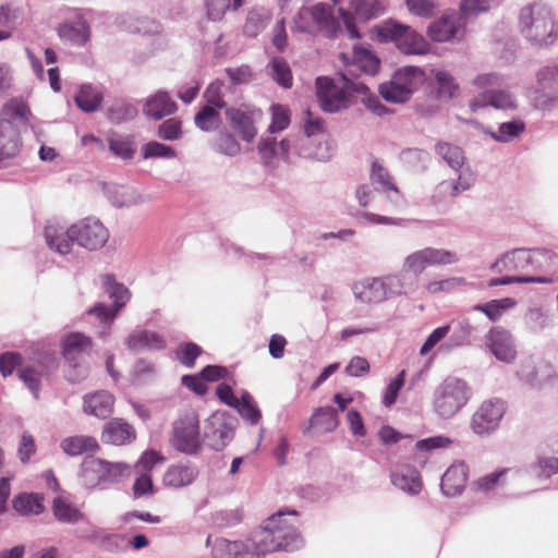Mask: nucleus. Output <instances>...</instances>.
Masks as SVG:
<instances>
[{"instance_id": "2eb2a0df", "label": "nucleus", "mask_w": 558, "mask_h": 558, "mask_svg": "<svg viewBox=\"0 0 558 558\" xmlns=\"http://www.w3.org/2000/svg\"><path fill=\"white\" fill-rule=\"evenodd\" d=\"M92 339L82 332H71L62 339V355L74 368H78L77 375H68L70 381H78L86 376V368L82 365L85 354L92 350Z\"/></svg>"}, {"instance_id": "3c124183", "label": "nucleus", "mask_w": 558, "mask_h": 558, "mask_svg": "<svg viewBox=\"0 0 558 558\" xmlns=\"http://www.w3.org/2000/svg\"><path fill=\"white\" fill-rule=\"evenodd\" d=\"M525 130V124L522 120H511L501 123L496 131L488 130L485 133L493 140L499 143H508L513 138L520 136Z\"/></svg>"}, {"instance_id": "f704fd0d", "label": "nucleus", "mask_w": 558, "mask_h": 558, "mask_svg": "<svg viewBox=\"0 0 558 558\" xmlns=\"http://www.w3.org/2000/svg\"><path fill=\"white\" fill-rule=\"evenodd\" d=\"M114 397L108 391H98L84 398V412L107 418L113 411Z\"/></svg>"}, {"instance_id": "20e7f679", "label": "nucleus", "mask_w": 558, "mask_h": 558, "mask_svg": "<svg viewBox=\"0 0 558 558\" xmlns=\"http://www.w3.org/2000/svg\"><path fill=\"white\" fill-rule=\"evenodd\" d=\"M519 29L534 46L547 47L558 38V23L551 8L544 2H533L519 13Z\"/></svg>"}, {"instance_id": "f8f14e48", "label": "nucleus", "mask_w": 558, "mask_h": 558, "mask_svg": "<svg viewBox=\"0 0 558 558\" xmlns=\"http://www.w3.org/2000/svg\"><path fill=\"white\" fill-rule=\"evenodd\" d=\"M460 260L459 255L449 250L427 246L407 255L403 259V270L418 277L427 267L447 266Z\"/></svg>"}, {"instance_id": "8fccbe9b", "label": "nucleus", "mask_w": 558, "mask_h": 558, "mask_svg": "<svg viewBox=\"0 0 558 558\" xmlns=\"http://www.w3.org/2000/svg\"><path fill=\"white\" fill-rule=\"evenodd\" d=\"M399 159L411 170L423 172L428 167L430 155L421 148H405L399 154Z\"/></svg>"}, {"instance_id": "a18cd8bd", "label": "nucleus", "mask_w": 558, "mask_h": 558, "mask_svg": "<svg viewBox=\"0 0 558 558\" xmlns=\"http://www.w3.org/2000/svg\"><path fill=\"white\" fill-rule=\"evenodd\" d=\"M435 151L454 171H459L464 165V153L457 145L438 142Z\"/></svg>"}, {"instance_id": "c85d7f7f", "label": "nucleus", "mask_w": 558, "mask_h": 558, "mask_svg": "<svg viewBox=\"0 0 558 558\" xmlns=\"http://www.w3.org/2000/svg\"><path fill=\"white\" fill-rule=\"evenodd\" d=\"M460 31V17L454 14H445L428 26L427 35L433 41L446 43L457 38Z\"/></svg>"}, {"instance_id": "bb28decb", "label": "nucleus", "mask_w": 558, "mask_h": 558, "mask_svg": "<svg viewBox=\"0 0 558 558\" xmlns=\"http://www.w3.org/2000/svg\"><path fill=\"white\" fill-rule=\"evenodd\" d=\"M125 345L130 351L140 352L143 350L160 351L167 347L162 336L147 329H136L125 339Z\"/></svg>"}, {"instance_id": "603ef678", "label": "nucleus", "mask_w": 558, "mask_h": 558, "mask_svg": "<svg viewBox=\"0 0 558 558\" xmlns=\"http://www.w3.org/2000/svg\"><path fill=\"white\" fill-rule=\"evenodd\" d=\"M533 270L548 272V276H553L557 281L555 274L558 272V255L547 248H534Z\"/></svg>"}, {"instance_id": "864d4df0", "label": "nucleus", "mask_w": 558, "mask_h": 558, "mask_svg": "<svg viewBox=\"0 0 558 558\" xmlns=\"http://www.w3.org/2000/svg\"><path fill=\"white\" fill-rule=\"evenodd\" d=\"M194 123L203 132L216 131L222 123L219 109L214 106H203L195 114Z\"/></svg>"}, {"instance_id": "2f4dec72", "label": "nucleus", "mask_w": 558, "mask_h": 558, "mask_svg": "<svg viewBox=\"0 0 558 558\" xmlns=\"http://www.w3.org/2000/svg\"><path fill=\"white\" fill-rule=\"evenodd\" d=\"M177 109V104L170 95L165 90H158L146 99L143 111L149 119L161 120L174 113Z\"/></svg>"}, {"instance_id": "b1692460", "label": "nucleus", "mask_w": 558, "mask_h": 558, "mask_svg": "<svg viewBox=\"0 0 558 558\" xmlns=\"http://www.w3.org/2000/svg\"><path fill=\"white\" fill-rule=\"evenodd\" d=\"M534 266V248H514L506 252L497 259L493 265L492 269L498 271H527Z\"/></svg>"}, {"instance_id": "0e129e2a", "label": "nucleus", "mask_w": 558, "mask_h": 558, "mask_svg": "<svg viewBox=\"0 0 558 558\" xmlns=\"http://www.w3.org/2000/svg\"><path fill=\"white\" fill-rule=\"evenodd\" d=\"M142 156L144 159L149 158H161V159H172L175 158V150L168 145L159 143L157 141H151L142 146Z\"/></svg>"}, {"instance_id": "79ce46f5", "label": "nucleus", "mask_w": 558, "mask_h": 558, "mask_svg": "<svg viewBox=\"0 0 558 558\" xmlns=\"http://www.w3.org/2000/svg\"><path fill=\"white\" fill-rule=\"evenodd\" d=\"M53 515L59 522L75 524L84 520V513L74 505L62 497H56L52 501Z\"/></svg>"}, {"instance_id": "0eeeda50", "label": "nucleus", "mask_w": 558, "mask_h": 558, "mask_svg": "<svg viewBox=\"0 0 558 558\" xmlns=\"http://www.w3.org/2000/svg\"><path fill=\"white\" fill-rule=\"evenodd\" d=\"M101 284L105 293L113 302L110 305L97 303L87 311V314L95 316L102 325L99 337L106 339L110 335L111 326L118 314L131 300L132 292L124 283L117 281L116 277L111 274L101 276Z\"/></svg>"}, {"instance_id": "4be33fe9", "label": "nucleus", "mask_w": 558, "mask_h": 558, "mask_svg": "<svg viewBox=\"0 0 558 558\" xmlns=\"http://www.w3.org/2000/svg\"><path fill=\"white\" fill-rule=\"evenodd\" d=\"M487 345L492 354L507 364H511L517 357V347L514 338L510 331L504 327H493L486 336Z\"/></svg>"}, {"instance_id": "09e8293b", "label": "nucleus", "mask_w": 558, "mask_h": 558, "mask_svg": "<svg viewBox=\"0 0 558 558\" xmlns=\"http://www.w3.org/2000/svg\"><path fill=\"white\" fill-rule=\"evenodd\" d=\"M311 427H318L324 433L335 430L339 424L337 410L332 407L317 408L311 417Z\"/></svg>"}, {"instance_id": "37998d69", "label": "nucleus", "mask_w": 558, "mask_h": 558, "mask_svg": "<svg viewBox=\"0 0 558 558\" xmlns=\"http://www.w3.org/2000/svg\"><path fill=\"white\" fill-rule=\"evenodd\" d=\"M76 106L84 112H95L99 109L102 95L92 85H83L74 97Z\"/></svg>"}, {"instance_id": "cd10ccee", "label": "nucleus", "mask_w": 558, "mask_h": 558, "mask_svg": "<svg viewBox=\"0 0 558 558\" xmlns=\"http://www.w3.org/2000/svg\"><path fill=\"white\" fill-rule=\"evenodd\" d=\"M488 106L501 110H512L517 108V100L511 93L497 89L494 93L480 94L469 102V107L473 112Z\"/></svg>"}, {"instance_id": "412c9836", "label": "nucleus", "mask_w": 558, "mask_h": 558, "mask_svg": "<svg viewBox=\"0 0 558 558\" xmlns=\"http://www.w3.org/2000/svg\"><path fill=\"white\" fill-rule=\"evenodd\" d=\"M87 15V11L74 10L72 15L59 26L60 38L75 46H84L90 36Z\"/></svg>"}, {"instance_id": "c9c22d12", "label": "nucleus", "mask_w": 558, "mask_h": 558, "mask_svg": "<svg viewBox=\"0 0 558 558\" xmlns=\"http://www.w3.org/2000/svg\"><path fill=\"white\" fill-rule=\"evenodd\" d=\"M60 448L65 454L76 457L82 454H94L98 451L99 445L95 437L76 435L63 438L60 442Z\"/></svg>"}, {"instance_id": "dca6fc26", "label": "nucleus", "mask_w": 558, "mask_h": 558, "mask_svg": "<svg viewBox=\"0 0 558 558\" xmlns=\"http://www.w3.org/2000/svg\"><path fill=\"white\" fill-rule=\"evenodd\" d=\"M236 420L225 412L211 414L205 424L204 438L208 446L216 450H222L233 438Z\"/></svg>"}, {"instance_id": "f257e3e1", "label": "nucleus", "mask_w": 558, "mask_h": 558, "mask_svg": "<svg viewBox=\"0 0 558 558\" xmlns=\"http://www.w3.org/2000/svg\"><path fill=\"white\" fill-rule=\"evenodd\" d=\"M296 515V511H279L244 539L215 538L213 558H265L274 551L301 548L303 538L295 525Z\"/></svg>"}, {"instance_id": "e2e57ef3", "label": "nucleus", "mask_w": 558, "mask_h": 558, "mask_svg": "<svg viewBox=\"0 0 558 558\" xmlns=\"http://www.w3.org/2000/svg\"><path fill=\"white\" fill-rule=\"evenodd\" d=\"M434 76L438 86L439 98L451 99L458 90L454 77L445 70H437Z\"/></svg>"}, {"instance_id": "a211bd4d", "label": "nucleus", "mask_w": 558, "mask_h": 558, "mask_svg": "<svg viewBox=\"0 0 558 558\" xmlns=\"http://www.w3.org/2000/svg\"><path fill=\"white\" fill-rule=\"evenodd\" d=\"M536 101L541 109H549L558 101V65L548 64L536 73Z\"/></svg>"}, {"instance_id": "4468645a", "label": "nucleus", "mask_w": 558, "mask_h": 558, "mask_svg": "<svg viewBox=\"0 0 558 558\" xmlns=\"http://www.w3.org/2000/svg\"><path fill=\"white\" fill-rule=\"evenodd\" d=\"M507 412V402L499 398L484 401L471 417L472 432L481 437L490 436L500 426Z\"/></svg>"}, {"instance_id": "58836bf2", "label": "nucleus", "mask_w": 558, "mask_h": 558, "mask_svg": "<svg viewBox=\"0 0 558 558\" xmlns=\"http://www.w3.org/2000/svg\"><path fill=\"white\" fill-rule=\"evenodd\" d=\"M20 147V133L10 119L0 120V155L13 157Z\"/></svg>"}, {"instance_id": "1a4fd4ad", "label": "nucleus", "mask_w": 558, "mask_h": 558, "mask_svg": "<svg viewBox=\"0 0 558 558\" xmlns=\"http://www.w3.org/2000/svg\"><path fill=\"white\" fill-rule=\"evenodd\" d=\"M291 29L307 34L322 33L328 38H333L340 31V23L333 16L331 5L316 3L300 9L293 17Z\"/></svg>"}, {"instance_id": "a878e982", "label": "nucleus", "mask_w": 558, "mask_h": 558, "mask_svg": "<svg viewBox=\"0 0 558 558\" xmlns=\"http://www.w3.org/2000/svg\"><path fill=\"white\" fill-rule=\"evenodd\" d=\"M355 300L363 304H379L386 300V292L379 277L365 278L352 284Z\"/></svg>"}, {"instance_id": "6e6d98bb", "label": "nucleus", "mask_w": 558, "mask_h": 558, "mask_svg": "<svg viewBox=\"0 0 558 558\" xmlns=\"http://www.w3.org/2000/svg\"><path fill=\"white\" fill-rule=\"evenodd\" d=\"M556 279L553 276H505L501 278H493L488 282V287L506 286L512 283H555Z\"/></svg>"}, {"instance_id": "6ab92c4d", "label": "nucleus", "mask_w": 558, "mask_h": 558, "mask_svg": "<svg viewBox=\"0 0 558 558\" xmlns=\"http://www.w3.org/2000/svg\"><path fill=\"white\" fill-rule=\"evenodd\" d=\"M54 366V360L51 356H44L26 364H22L19 369V377L29 389L35 399L39 398L41 381L46 378Z\"/></svg>"}, {"instance_id": "5fc2aeb1", "label": "nucleus", "mask_w": 558, "mask_h": 558, "mask_svg": "<svg viewBox=\"0 0 558 558\" xmlns=\"http://www.w3.org/2000/svg\"><path fill=\"white\" fill-rule=\"evenodd\" d=\"M245 0H204L206 13L209 20L219 21L227 10L236 11Z\"/></svg>"}, {"instance_id": "13d9d810", "label": "nucleus", "mask_w": 558, "mask_h": 558, "mask_svg": "<svg viewBox=\"0 0 558 558\" xmlns=\"http://www.w3.org/2000/svg\"><path fill=\"white\" fill-rule=\"evenodd\" d=\"M351 5L355 14L364 21L375 19L384 13L379 0H352Z\"/></svg>"}, {"instance_id": "473e14b6", "label": "nucleus", "mask_w": 558, "mask_h": 558, "mask_svg": "<svg viewBox=\"0 0 558 558\" xmlns=\"http://www.w3.org/2000/svg\"><path fill=\"white\" fill-rule=\"evenodd\" d=\"M136 437L135 429L122 418H113L108 422L102 430L104 442L121 446L131 442Z\"/></svg>"}, {"instance_id": "c756f323", "label": "nucleus", "mask_w": 558, "mask_h": 558, "mask_svg": "<svg viewBox=\"0 0 558 558\" xmlns=\"http://www.w3.org/2000/svg\"><path fill=\"white\" fill-rule=\"evenodd\" d=\"M468 466L464 462L450 465L444 473L440 482V488L445 496H459L466 484Z\"/></svg>"}, {"instance_id": "a19ab883", "label": "nucleus", "mask_w": 558, "mask_h": 558, "mask_svg": "<svg viewBox=\"0 0 558 558\" xmlns=\"http://www.w3.org/2000/svg\"><path fill=\"white\" fill-rule=\"evenodd\" d=\"M473 184L471 178L459 175L456 181L444 180L437 184L432 196L434 204L440 203L446 196L456 197L460 193L468 191Z\"/></svg>"}, {"instance_id": "e433bc0d", "label": "nucleus", "mask_w": 558, "mask_h": 558, "mask_svg": "<svg viewBox=\"0 0 558 558\" xmlns=\"http://www.w3.org/2000/svg\"><path fill=\"white\" fill-rule=\"evenodd\" d=\"M473 328L468 319L459 320L453 328L451 327L450 335L439 345V351L442 353L451 352L458 348L471 344V335Z\"/></svg>"}, {"instance_id": "c03bdc74", "label": "nucleus", "mask_w": 558, "mask_h": 558, "mask_svg": "<svg viewBox=\"0 0 558 558\" xmlns=\"http://www.w3.org/2000/svg\"><path fill=\"white\" fill-rule=\"evenodd\" d=\"M353 63L367 75H375L380 66L379 59L366 47L354 46Z\"/></svg>"}, {"instance_id": "4d7b16f0", "label": "nucleus", "mask_w": 558, "mask_h": 558, "mask_svg": "<svg viewBox=\"0 0 558 558\" xmlns=\"http://www.w3.org/2000/svg\"><path fill=\"white\" fill-rule=\"evenodd\" d=\"M136 116L137 108L129 100H118L108 110V117L114 123L133 120Z\"/></svg>"}, {"instance_id": "bf43d9fd", "label": "nucleus", "mask_w": 558, "mask_h": 558, "mask_svg": "<svg viewBox=\"0 0 558 558\" xmlns=\"http://www.w3.org/2000/svg\"><path fill=\"white\" fill-rule=\"evenodd\" d=\"M271 77L283 88L292 86V75L288 62L283 58H274L270 63Z\"/></svg>"}, {"instance_id": "39448f33", "label": "nucleus", "mask_w": 558, "mask_h": 558, "mask_svg": "<svg viewBox=\"0 0 558 558\" xmlns=\"http://www.w3.org/2000/svg\"><path fill=\"white\" fill-rule=\"evenodd\" d=\"M349 73H342L337 81L320 76L316 78L317 97L320 107L326 112H338L348 106L347 93L368 95L369 88L362 81H354Z\"/></svg>"}, {"instance_id": "052dcab7", "label": "nucleus", "mask_w": 558, "mask_h": 558, "mask_svg": "<svg viewBox=\"0 0 558 558\" xmlns=\"http://www.w3.org/2000/svg\"><path fill=\"white\" fill-rule=\"evenodd\" d=\"M504 82L505 80L502 75L497 72H489L476 75L473 78L472 84L481 90V94H488L494 93L501 87Z\"/></svg>"}, {"instance_id": "de8ad7c7", "label": "nucleus", "mask_w": 558, "mask_h": 558, "mask_svg": "<svg viewBox=\"0 0 558 558\" xmlns=\"http://www.w3.org/2000/svg\"><path fill=\"white\" fill-rule=\"evenodd\" d=\"M23 10L12 3L7 2L0 5V29H7L10 32L11 37L13 33L23 22Z\"/></svg>"}, {"instance_id": "774afa93", "label": "nucleus", "mask_w": 558, "mask_h": 558, "mask_svg": "<svg viewBox=\"0 0 558 558\" xmlns=\"http://www.w3.org/2000/svg\"><path fill=\"white\" fill-rule=\"evenodd\" d=\"M203 353V349L194 342L181 343L177 351V359L185 367H193L196 359Z\"/></svg>"}, {"instance_id": "6e6552de", "label": "nucleus", "mask_w": 558, "mask_h": 558, "mask_svg": "<svg viewBox=\"0 0 558 558\" xmlns=\"http://www.w3.org/2000/svg\"><path fill=\"white\" fill-rule=\"evenodd\" d=\"M470 397L471 388L465 380L448 376L434 390V412L440 418H451L468 403Z\"/></svg>"}, {"instance_id": "7c9ffc66", "label": "nucleus", "mask_w": 558, "mask_h": 558, "mask_svg": "<svg viewBox=\"0 0 558 558\" xmlns=\"http://www.w3.org/2000/svg\"><path fill=\"white\" fill-rule=\"evenodd\" d=\"M392 485L409 494L417 495L422 489V481L418 471L409 464L397 466L390 474Z\"/></svg>"}, {"instance_id": "ddd939ff", "label": "nucleus", "mask_w": 558, "mask_h": 558, "mask_svg": "<svg viewBox=\"0 0 558 558\" xmlns=\"http://www.w3.org/2000/svg\"><path fill=\"white\" fill-rule=\"evenodd\" d=\"M384 40L396 43L398 49L405 54L422 56L429 51L428 41L411 27L398 22H389L379 31Z\"/></svg>"}, {"instance_id": "f3484780", "label": "nucleus", "mask_w": 558, "mask_h": 558, "mask_svg": "<svg viewBox=\"0 0 558 558\" xmlns=\"http://www.w3.org/2000/svg\"><path fill=\"white\" fill-rule=\"evenodd\" d=\"M369 180L374 191L383 194L386 201L393 208H401L405 206L404 196L397 186L395 178L378 160H374L372 162Z\"/></svg>"}, {"instance_id": "393cba45", "label": "nucleus", "mask_w": 558, "mask_h": 558, "mask_svg": "<svg viewBox=\"0 0 558 558\" xmlns=\"http://www.w3.org/2000/svg\"><path fill=\"white\" fill-rule=\"evenodd\" d=\"M117 25L133 34L155 35L160 33L161 25L159 22L147 16H140L135 12H124L117 16Z\"/></svg>"}, {"instance_id": "ea45409f", "label": "nucleus", "mask_w": 558, "mask_h": 558, "mask_svg": "<svg viewBox=\"0 0 558 558\" xmlns=\"http://www.w3.org/2000/svg\"><path fill=\"white\" fill-rule=\"evenodd\" d=\"M517 300L513 298H504L490 300L484 304H475L472 310L483 313L490 322H498L507 312L517 306Z\"/></svg>"}, {"instance_id": "4c0bfd02", "label": "nucleus", "mask_w": 558, "mask_h": 558, "mask_svg": "<svg viewBox=\"0 0 558 558\" xmlns=\"http://www.w3.org/2000/svg\"><path fill=\"white\" fill-rule=\"evenodd\" d=\"M106 195L116 207H131L145 202L144 196L137 190L122 185H108Z\"/></svg>"}, {"instance_id": "72a5a7b5", "label": "nucleus", "mask_w": 558, "mask_h": 558, "mask_svg": "<svg viewBox=\"0 0 558 558\" xmlns=\"http://www.w3.org/2000/svg\"><path fill=\"white\" fill-rule=\"evenodd\" d=\"M198 475L197 466L192 462H180L171 465L163 476V483L171 487H184L192 484Z\"/></svg>"}, {"instance_id": "680f3d73", "label": "nucleus", "mask_w": 558, "mask_h": 558, "mask_svg": "<svg viewBox=\"0 0 558 558\" xmlns=\"http://www.w3.org/2000/svg\"><path fill=\"white\" fill-rule=\"evenodd\" d=\"M14 510L21 514H38L43 510V505L34 494H21L12 501Z\"/></svg>"}, {"instance_id": "aec40b11", "label": "nucleus", "mask_w": 558, "mask_h": 558, "mask_svg": "<svg viewBox=\"0 0 558 558\" xmlns=\"http://www.w3.org/2000/svg\"><path fill=\"white\" fill-rule=\"evenodd\" d=\"M262 117V111L257 109H246L230 107L226 109V118L230 128L238 133L244 142H252L257 135L255 126L256 120Z\"/></svg>"}, {"instance_id": "69168bd1", "label": "nucleus", "mask_w": 558, "mask_h": 558, "mask_svg": "<svg viewBox=\"0 0 558 558\" xmlns=\"http://www.w3.org/2000/svg\"><path fill=\"white\" fill-rule=\"evenodd\" d=\"M290 124V110L280 104L271 106V123L268 128L270 134L286 130Z\"/></svg>"}, {"instance_id": "9d476101", "label": "nucleus", "mask_w": 558, "mask_h": 558, "mask_svg": "<svg viewBox=\"0 0 558 558\" xmlns=\"http://www.w3.org/2000/svg\"><path fill=\"white\" fill-rule=\"evenodd\" d=\"M124 463H111L99 458L87 457L81 464L78 476L82 485L87 489L106 488L119 482L128 472Z\"/></svg>"}, {"instance_id": "9b49d317", "label": "nucleus", "mask_w": 558, "mask_h": 558, "mask_svg": "<svg viewBox=\"0 0 558 558\" xmlns=\"http://www.w3.org/2000/svg\"><path fill=\"white\" fill-rule=\"evenodd\" d=\"M424 80L425 73L421 68L407 65L398 69L389 82L380 84L379 94L388 102L402 104L411 98Z\"/></svg>"}, {"instance_id": "7ed1b4c3", "label": "nucleus", "mask_w": 558, "mask_h": 558, "mask_svg": "<svg viewBox=\"0 0 558 558\" xmlns=\"http://www.w3.org/2000/svg\"><path fill=\"white\" fill-rule=\"evenodd\" d=\"M48 247L60 255L71 252L74 243L87 251L102 248L109 239V231L104 223L95 217H86L64 228L59 223L49 222L44 231Z\"/></svg>"}, {"instance_id": "f03ea898", "label": "nucleus", "mask_w": 558, "mask_h": 558, "mask_svg": "<svg viewBox=\"0 0 558 558\" xmlns=\"http://www.w3.org/2000/svg\"><path fill=\"white\" fill-rule=\"evenodd\" d=\"M313 138H326L325 124L319 117H315L310 110L304 112L303 135H289L277 142L276 138L267 136L262 137L257 145V150L264 166L268 169H275L277 160L293 162V157L316 159L327 161L331 158L332 151L328 141H319L316 147H307Z\"/></svg>"}, {"instance_id": "5701e85b", "label": "nucleus", "mask_w": 558, "mask_h": 558, "mask_svg": "<svg viewBox=\"0 0 558 558\" xmlns=\"http://www.w3.org/2000/svg\"><path fill=\"white\" fill-rule=\"evenodd\" d=\"M383 282L386 300L414 293L418 289V280L405 270L379 277Z\"/></svg>"}, {"instance_id": "423d86ee", "label": "nucleus", "mask_w": 558, "mask_h": 558, "mask_svg": "<svg viewBox=\"0 0 558 558\" xmlns=\"http://www.w3.org/2000/svg\"><path fill=\"white\" fill-rule=\"evenodd\" d=\"M203 442L198 413L193 408L181 410L171 423L170 446L178 452L196 456L202 451Z\"/></svg>"}, {"instance_id": "49530a36", "label": "nucleus", "mask_w": 558, "mask_h": 558, "mask_svg": "<svg viewBox=\"0 0 558 558\" xmlns=\"http://www.w3.org/2000/svg\"><path fill=\"white\" fill-rule=\"evenodd\" d=\"M270 21V13L265 8L252 9L246 16L243 32L248 37H256L266 28Z\"/></svg>"}, {"instance_id": "338daca9", "label": "nucleus", "mask_w": 558, "mask_h": 558, "mask_svg": "<svg viewBox=\"0 0 558 558\" xmlns=\"http://www.w3.org/2000/svg\"><path fill=\"white\" fill-rule=\"evenodd\" d=\"M409 12L415 16L430 19L438 8L436 0H405Z\"/></svg>"}]
</instances>
